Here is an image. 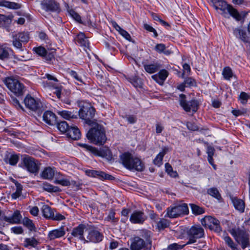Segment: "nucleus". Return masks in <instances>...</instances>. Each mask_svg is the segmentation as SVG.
<instances>
[{"mask_svg": "<svg viewBox=\"0 0 250 250\" xmlns=\"http://www.w3.org/2000/svg\"><path fill=\"white\" fill-rule=\"evenodd\" d=\"M120 161L123 166L128 170L143 171L145 166L144 162L138 157H134L129 152H125L120 156Z\"/></svg>", "mask_w": 250, "mask_h": 250, "instance_id": "1", "label": "nucleus"}, {"mask_svg": "<svg viewBox=\"0 0 250 250\" xmlns=\"http://www.w3.org/2000/svg\"><path fill=\"white\" fill-rule=\"evenodd\" d=\"M92 128L87 133V139L97 145H104L106 140L104 127L97 123L91 125Z\"/></svg>", "mask_w": 250, "mask_h": 250, "instance_id": "2", "label": "nucleus"}, {"mask_svg": "<svg viewBox=\"0 0 250 250\" xmlns=\"http://www.w3.org/2000/svg\"><path fill=\"white\" fill-rule=\"evenodd\" d=\"M143 238L139 237H135L131 245V250H150L152 247V241L151 239V232L144 231L142 235Z\"/></svg>", "mask_w": 250, "mask_h": 250, "instance_id": "3", "label": "nucleus"}, {"mask_svg": "<svg viewBox=\"0 0 250 250\" xmlns=\"http://www.w3.org/2000/svg\"><path fill=\"white\" fill-rule=\"evenodd\" d=\"M79 105L81 107L79 112L80 118L84 120L85 123L88 125H93V124L96 123L92 120L95 114L94 108L88 103L80 102Z\"/></svg>", "mask_w": 250, "mask_h": 250, "instance_id": "4", "label": "nucleus"}, {"mask_svg": "<svg viewBox=\"0 0 250 250\" xmlns=\"http://www.w3.org/2000/svg\"><path fill=\"white\" fill-rule=\"evenodd\" d=\"M41 164L39 161L28 155L21 156L19 167L26 169L28 172H38Z\"/></svg>", "mask_w": 250, "mask_h": 250, "instance_id": "5", "label": "nucleus"}, {"mask_svg": "<svg viewBox=\"0 0 250 250\" xmlns=\"http://www.w3.org/2000/svg\"><path fill=\"white\" fill-rule=\"evenodd\" d=\"M228 231L235 240L241 244L243 249L250 245L249 235L245 230L239 228L229 227Z\"/></svg>", "mask_w": 250, "mask_h": 250, "instance_id": "6", "label": "nucleus"}, {"mask_svg": "<svg viewBox=\"0 0 250 250\" xmlns=\"http://www.w3.org/2000/svg\"><path fill=\"white\" fill-rule=\"evenodd\" d=\"M212 2L215 9H220L225 11L227 10L229 15L237 21H240L242 19V16L239 12L231 5L223 0H212Z\"/></svg>", "mask_w": 250, "mask_h": 250, "instance_id": "7", "label": "nucleus"}, {"mask_svg": "<svg viewBox=\"0 0 250 250\" xmlns=\"http://www.w3.org/2000/svg\"><path fill=\"white\" fill-rule=\"evenodd\" d=\"M4 82L8 88L16 96H19L23 94L24 86L18 80L7 77L4 79Z\"/></svg>", "mask_w": 250, "mask_h": 250, "instance_id": "8", "label": "nucleus"}, {"mask_svg": "<svg viewBox=\"0 0 250 250\" xmlns=\"http://www.w3.org/2000/svg\"><path fill=\"white\" fill-rule=\"evenodd\" d=\"M188 241L186 245L194 243L197 239L204 237V230L200 226H193L187 231Z\"/></svg>", "mask_w": 250, "mask_h": 250, "instance_id": "9", "label": "nucleus"}, {"mask_svg": "<svg viewBox=\"0 0 250 250\" xmlns=\"http://www.w3.org/2000/svg\"><path fill=\"white\" fill-rule=\"evenodd\" d=\"M167 210V212L165 216L170 218H177L181 215L188 213V208L187 204L185 203L168 207Z\"/></svg>", "mask_w": 250, "mask_h": 250, "instance_id": "10", "label": "nucleus"}, {"mask_svg": "<svg viewBox=\"0 0 250 250\" xmlns=\"http://www.w3.org/2000/svg\"><path fill=\"white\" fill-rule=\"evenodd\" d=\"M179 101L181 106L186 112L192 111L193 113H195L199 108V103L197 100L193 99L190 101H187L186 96L184 94H180Z\"/></svg>", "mask_w": 250, "mask_h": 250, "instance_id": "11", "label": "nucleus"}, {"mask_svg": "<svg viewBox=\"0 0 250 250\" xmlns=\"http://www.w3.org/2000/svg\"><path fill=\"white\" fill-rule=\"evenodd\" d=\"M12 39L13 46L20 51H23L24 47L22 44H25L28 42L29 36L27 32L13 33L12 34Z\"/></svg>", "mask_w": 250, "mask_h": 250, "instance_id": "12", "label": "nucleus"}, {"mask_svg": "<svg viewBox=\"0 0 250 250\" xmlns=\"http://www.w3.org/2000/svg\"><path fill=\"white\" fill-rule=\"evenodd\" d=\"M203 226L208 228L210 229L214 230L217 233L222 231V229L220 226V221L217 219L211 216H206L201 220Z\"/></svg>", "mask_w": 250, "mask_h": 250, "instance_id": "13", "label": "nucleus"}, {"mask_svg": "<svg viewBox=\"0 0 250 250\" xmlns=\"http://www.w3.org/2000/svg\"><path fill=\"white\" fill-rule=\"evenodd\" d=\"M63 134L68 140H77L81 137V132L78 127L69 125L68 123L63 121Z\"/></svg>", "mask_w": 250, "mask_h": 250, "instance_id": "14", "label": "nucleus"}, {"mask_svg": "<svg viewBox=\"0 0 250 250\" xmlns=\"http://www.w3.org/2000/svg\"><path fill=\"white\" fill-rule=\"evenodd\" d=\"M43 121L47 124L50 125H57V129L61 132L62 130L61 129L62 125L61 124L62 122H58L57 120V117L56 115L52 111L47 110L45 111L42 116Z\"/></svg>", "mask_w": 250, "mask_h": 250, "instance_id": "15", "label": "nucleus"}, {"mask_svg": "<svg viewBox=\"0 0 250 250\" xmlns=\"http://www.w3.org/2000/svg\"><path fill=\"white\" fill-rule=\"evenodd\" d=\"M85 233L87 234L86 239L85 240L87 242L97 243L101 242L103 238V234L94 227H88V229H85Z\"/></svg>", "mask_w": 250, "mask_h": 250, "instance_id": "16", "label": "nucleus"}, {"mask_svg": "<svg viewBox=\"0 0 250 250\" xmlns=\"http://www.w3.org/2000/svg\"><path fill=\"white\" fill-rule=\"evenodd\" d=\"M24 103L30 110L40 113L42 111V103L30 95H27L24 100Z\"/></svg>", "mask_w": 250, "mask_h": 250, "instance_id": "17", "label": "nucleus"}, {"mask_svg": "<svg viewBox=\"0 0 250 250\" xmlns=\"http://www.w3.org/2000/svg\"><path fill=\"white\" fill-rule=\"evenodd\" d=\"M42 9L46 12H57L59 10V4L55 0H42L41 2Z\"/></svg>", "mask_w": 250, "mask_h": 250, "instance_id": "18", "label": "nucleus"}, {"mask_svg": "<svg viewBox=\"0 0 250 250\" xmlns=\"http://www.w3.org/2000/svg\"><path fill=\"white\" fill-rule=\"evenodd\" d=\"M146 219L147 217L143 211L135 210L131 214L129 220L133 224H142Z\"/></svg>", "mask_w": 250, "mask_h": 250, "instance_id": "19", "label": "nucleus"}, {"mask_svg": "<svg viewBox=\"0 0 250 250\" xmlns=\"http://www.w3.org/2000/svg\"><path fill=\"white\" fill-rule=\"evenodd\" d=\"M168 75V72L166 69H162L158 74L152 75L151 78L159 84L163 85Z\"/></svg>", "mask_w": 250, "mask_h": 250, "instance_id": "20", "label": "nucleus"}, {"mask_svg": "<svg viewBox=\"0 0 250 250\" xmlns=\"http://www.w3.org/2000/svg\"><path fill=\"white\" fill-rule=\"evenodd\" d=\"M74 40L80 46L83 47L84 50L86 51V48L89 47V42L84 33H79Z\"/></svg>", "mask_w": 250, "mask_h": 250, "instance_id": "21", "label": "nucleus"}, {"mask_svg": "<svg viewBox=\"0 0 250 250\" xmlns=\"http://www.w3.org/2000/svg\"><path fill=\"white\" fill-rule=\"evenodd\" d=\"M21 216L19 210L14 211L11 216H4L3 220L11 224H18L20 223Z\"/></svg>", "mask_w": 250, "mask_h": 250, "instance_id": "22", "label": "nucleus"}, {"mask_svg": "<svg viewBox=\"0 0 250 250\" xmlns=\"http://www.w3.org/2000/svg\"><path fill=\"white\" fill-rule=\"evenodd\" d=\"M88 229V227L81 224L73 229L72 234L75 237H78L81 240H85L83 233L84 231L85 232V229Z\"/></svg>", "mask_w": 250, "mask_h": 250, "instance_id": "23", "label": "nucleus"}, {"mask_svg": "<svg viewBox=\"0 0 250 250\" xmlns=\"http://www.w3.org/2000/svg\"><path fill=\"white\" fill-rule=\"evenodd\" d=\"M4 161L12 166H15L19 160L18 155L7 152L4 156Z\"/></svg>", "mask_w": 250, "mask_h": 250, "instance_id": "24", "label": "nucleus"}, {"mask_svg": "<svg viewBox=\"0 0 250 250\" xmlns=\"http://www.w3.org/2000/svg\"><path fill=\"white\" fill-rule=\"evenodd\" d=\"M86 174L89 177L97 178L102 180H113L115 179V177L114 176L106 173H86Z\"/></svg>", "mask_w": 250, "mask_h": 250, "instance_id": "25", "label": "nucleus"}, {"mask_svg": "<svg viewBox=\"0 0 250 250\" xmlns=\"http://www.w3.org/2000/svg\"><path fill=\"white\" fill-rule=\"evenodd\" d=\"M231 201L236 209L241 213L244 212L245 205L243 200L237 197H232Z\"/></svg>", "mask_w": 250, "mask_h": 250, "instance_id": "26", "label": "nucleus"}, {"mask_svg": "<svg viewBox=\"0 0 250 250\" xmlns=\"http://www.w3.org/2000/svg\"><path fill=\"white\" fill-rule=\"evenodd\" d=\"M65 7L68 15L74 19L76 21L80 22L81 21V17L72 8V6H70L69 4L65 2L64 4Z\"/></svg>", "mask_w": 250, "mask_h": 250, "instance_id": "27", "label": "nucleus"}, {"mask_svg": "<svg viewBox=\"0 0 250 250\" xmlns=\"http://www.w3.org/2000/svg\"><path fill=\"white\" fill-rule=\"evenodd\" d=\"M93 154L104 157L108 161H111L113 159L111 152L108 147H103L100 150L97 149V152Z\"/></svg>", "mask_w": 250, "mask_h": 250, "instance_id": "28", "label": "nucleus"}, {"mask_svg": "<svg viewBox=\"0 0 250 250\" xmlns=\"http://www.w3.org/2000/svg\"><path fill=\"white\" fill-rule=\"evenodd\" d=\"M234 35L242 41L245 42L247 40V33L245 30L242 27L236 28L233 30Z\"/></svg>", "mask_w": 250, "mask_h": 250, "instance_id": "29", "label": "nucleus"}, {"mask_svg": "<svg viewBox=\"0 0 250 250\" xmlns=\"http://www.w3.org/2000/svg\"><path fill=\"white\" fill-rule=\"evenodd\" d=\"M0 6L12 9H19L21 7V5L18 3L8 1L5 0H0Z\"/></svg>", "mask_w": 250, "mask_h": 250, "instance_id": "30", "label": "nucleus"}, {"mask_svg": "<svg viewBox=\"0 0 250 250\" xmlns=\"http://www.w3.org/2000/svg\"><path fill=\"white\" fill-rule=\"evenodd\" d=\"M12 49L6 47L3 45H0V59L5 60L8 59L9 57L10 52H12Z\"/></svg>", "mask_w": 250, "mask_h": 250, "instance_id": "31", "label": "nucleus"}, {"mask_svg": "<svg viewBox=\"0 0 250 250\" xmlns=\"http://www.w3.org/2000/svg\"><path fill=\"white\" fill-rule=\"evenodd\" d=\"M42 212L44 217L52 219L54 212L48 206L43 205L42 207Z\"/></svg>", "mask_w": 250, "mask_h": 250, "instance_id": "32", "label": "nucleus"}, {"mask_svg": "<svg viewBox=\"0 0 250 250\" xmlns=\"http://www.w3.org/2000/svg\"><path fill=\"white\" fill-rule=\"evenodd\" d=\"M11 179L15 183L16 186V191L11 194V197L13 199H16L21 195L22 187L20 184L15 181L12 178Z\"/></svg>", "mask_w": 250, "mask_h": 250, "instance_id": "33", "label": "nucleus"}, {"mask_svg": "<svg viewBox=\"0 0 250 250\" xmlns=\"http://www.w3.org/2000/svg\"><path fill=\"white\" fill-rule=\"evenodd\" d=\"M144 67L146 72L152 74L157 72L159 69V66L157 64L154 63L145 64Z\"/></svg>", "mask_w": 250, "mask_h": 250, "instance_id": "34", "label": "nucleus"}, {"mask_svg": "<svg viewBox=\"0 0 250 250\" xmlns=\"http://www.w3.org/2000/svg\"><path fill=\"white\" fill-rule=\"evenodd\" d=\"M189 206L191 208L192 212L195 215H200L205 212L204 209L195 204H190Z\"/></svg>", "mask_w": 250, "mask_h": 250, "instance_id": "35", "label": "nucleus"}, {"mask_svg": "<svg viewBox=\"0 0 250 250\" xmlns=\"http://www.w3.org/2000/svg\"><path fill=\"white\" fill-rule=\"evenodd\" d=\"M224 240L226 245H227L232 250H239L237 245L233 242L232 239L229 236H226L223 237Z\"/></svg>", "mask_w": 250, "mask_h": 250, "instance_id": "36", "label": "nucleus"}, {"mask_svg": "<svg viewBox=\"0 0 250 250\" xmlns=\"http://www.w3.org/2000/svg\"><path fill=\"white\" fill-rule=\"evenodd\" d=\"M62 236V230L61 228L60 229H55L50 231L48 234V237L50 240L61 237Z\"/></svg>", "mask_w": 250, "mask_h": 250, "instance_id": "37", "label": "nucleus"}, {"mask_svg": "<svg viewBox=\"0 0 250 250\" xmlns=\"http://www.w3.org/2000/svg\"><path fill=\"white\" fill-rule=\"evenodd\" d=\"M222 75L226 80H230L234 76L231 69L229 67H225L222 71Z\"/></svg>", "mask_w": 250, "mask_h": 250, "instance_id": "38", "label": "nucleus"}, {"mask_svg": "<svg viewBox=\"0 0 250 250\" xmlns=\"http://www.w3.org/2000/svg\"><path fill=\"white\" fill-rule=\"evenodd\" d=\"M11 19L9 16L0 14V27H6L11 22Z\"/></svg>", "mask_w": 250, "mask_h": 250, "instance_id": "39", "label": "nucleus"}, {"mask_svg": "<svg viewBox=\"0 0 250 250\" xmlns=\"http://www.w3.org/2000/svg\"><path fill=\"white\" fill-rule=\"evenodd\" d=\"M22 223L30 231H36V228L31 220L25 217L23 219Z\"/></svg>", "mask_w": 250, "mask_h": 250, "instance_id": "40", "label": "nucleus"}, {"mask_svg": "<svg viewBox=\"0 0 250 250\" xmlns=\"http://www.w3.org/2000/svg\"><path fill=\"white\" fill-rule=\"evenodd\" d=\"M38 244V241L37 240L32 237L30 238H26L24 241L23 246L26 248H28L29 246L32 247H36Z\"/></svg>", "mask_w": 250, "mask_h": 250, "instance_id": "41", "label": "nucleus"}, {"mask_svg": "<svg viewBox=\"0 0 250 250\" xmlns=\"http://www.w3.org/2000/svg\"><path fill=\"white\" fill-rule=\"evenodd\" d=\"M207 192L210 196L215 198L218 200L221 199V196L219 193L218 189L215 188H210L208 189Z\"/></svg>", "mask_w": 250, "mask_h": 250, "instance_id": "42", "label": "nucleus"}, {"mask_svg": "<svg viewBox=\"0 0 250 250\" xmlns=\"http://www.w3.org/2000/svg\"><path fill=\"white\" fill-rule=\"evenodd\" d=\"M169 222L166 219H161L157 223V226L159 229H164L168 227Z\"/></svg>", "mask_w": 250, "mask_h": 250, "instance_id": "43", "label": "nucleus"}, {"mask_svg": "<svg viewBox=\"0 0 250 250\" xmlns=\"http://www.w3.org/2000/svg\"><path fill=\"white\" fill-rule=\"evenodd\" d=\"M184 83L186 87H195L197 86V83L195 80L191 77H188L184 80Z\"/></svg>", "mask_w": 250, "mask_h": 250, "instance_id": "44", "label": "nucleus"}, {"mask_svg": "<svg viewBox=\"0 0 250 250\" xmlns=\"http://www.w3.org/2000/svg\"><path fill=\"white\" fill-rule=\"evenodd\" d=\"M65 96V99H63V103L66 104L68 105H71V102H72V97H71V93L69 90H65L63 92V96Z\"/></svg>", "mask_w": 250, "mask_h": 250, "instance_id": "45", "label": "nucleus"}, {"mask_svg": "<svg viewBox=\"0 0 250 250\" xmlns=\"http://www.w3.org/2000/svg\"><path fill=\"white\" fill-rule=\"evenodd\" d=\"M183 73L181 75H179V77H181L182 78H184L185 75H188L189 74L191 69L190 66L187 63L183 64Z\"/></svg>", "mask_w": 250, "mask_h": 250, "instance_id": "46", "label": "nucleus"}, {"mask_svg": "<svg viewBox=\"0 0 250 250\" xmlns=\"http://www.w3.org/2000/svg\"><path fill=\"white\" fill-rule=\"evenodd\" d=\"M33 50L37 54L41 56L44 57L47 55V51L43 47H35Z\"/></svg>", "mask_w": 250, "mask_h": 250, "instance_id": "47", "label": "nucleus"}, {"mask_svg": "<svg viewBox=\"0 0 250 250\" xmlns=\"http://www.w3.org/2000/svg\"><path fill=\"white\" fill-rule=\"evenodd\" d=\"M131 83L135 87L139 88L142 87L143 84L141 79L137 77L133 78Z\"/></svg>", "mask_w": 250, "mask_h": 250, "instance_id": "48", "label": "nucleus"}, {"mask_svg": "<svg viewBox=\"0 0 250 250\" xmlns=\"http://www.w3.org/2000/svg\"><path fill=\"white\" fill-rule=\"evenodd\" d=\"M250 98V96L245 92H242L239 95V100L242 104H246Z\"/></svg>", "mask_w": 250, "mask_h": 250, "instance_id": "49", "label": "nucleus"}, {"mask_svg": "<svg viewBox=\"0 0 250 250\" xmlns=\"http://www.w3.org/2000/svg\"><path fill=\"white\" fill-rule=\"evenodd\" d=\"M79 146L85 148L86 150L92 152V153L97 152V149L94 147L89 146L85 144L79 143Z\"/></svg>", "mask_w": 250, "mask_h": 250, "instance_id": "50", "label": "nucleus"}, {"mask_svg": "<svg viewBox=\"0 0 250 250\" xmlns=\"http://www.w3.org/2000/svg\"><path fill=\"white\" fill-rule=\"evenodd\" d=\"M186 245H180L177 243L169 245L167 248V250H179L183 249Z\"/></svg>", "mask_w": 250, "mask_h": 250, "instance_id": "51", "label": "nucleus"}, {"mask_svg": "<svg viewBox=\"0 0 250 250\" xmlns=\"http://www.w3.org/2000/svg\"><path fill=\"white\" fill-rule=\"evenodd\" d=\"M52 87L55 91L53 92L54 94H55L58 97V99H60L61 98V92H62V87L61 86H58L56 84H54L52 85Z\"/></svg>", "mask_w": 250, "mask_h": 250, "instance_id": "52", "label": "nucleus"}, {"mask_svg": "<svg viewBox=\"0 0 250 250\" xmlns=\"http://www.w3.org/2000/svg\"><path fill=\"white\" fill-rule=\"evenodd\" d=\"M163 158L164 157L161 155L158 154L153 160V164L156 166L160 167L163 163Z\"/></svg>", "mask_w": 250, "mask_h": 250, "instance_id": "53", "label": "nucleus"}, {"mask_svg": "<svg viewBox=\"0 0 250 250\" xmlns=\"http://www.w3.org/2000/svg\"><path fill=\"white\" fill-rule=\"evenodd\" d=\"M66 72L72 77L75 79L77 81L82 83L83 81L82 78L78 75V74L74 71L68 69Z\"/></svg>", "mask_w": 250, "mask_h": 250, "instance_id": "54", "label": "nucleus"}, {"mask_svg": "<svg viewBox=\"0 0 250 250\" xmlns=\"http://www.w3.org/2000/svg\"><path fill=\"white\" fill-rule=\"evenodd\" d=\"M73 118H76V115L73 114L70 111L63 110V119L69 120Z\"/></svg>", "mask_w": 250, "mask_h": 250, "instance_id": "55", "label": "nucleus"}, {"mask_svg": "<svg viewBox=\"0 0 250 250\" xmlns=\"http://www.w3.org/2000/svg\"><path fill=\"white\" fill-rule=\"evenodd\" d=\"M166 49V45L163 43H158L155 47V50L159 53H163Z\"/></svg>", "mask_w": 250, "mask_h": 250, "instance_id": "56", "label": "nucleus"}, {"mask_svg": "<svg viewBox=\"0 0 250 250\" xmlns=\"http://www.w3.org/2000/svg\"><path fill=\"white\" fill-rule=\"evenodd\" d=\"M187 126L188 129L192 131H195L198 129V127L196 124L192 122H188L187 123Z\"/></svg>", "mask_w": 250, "mask_h": 250, "instance_id": "57", "label": "nucleus"}, {"mask_svg": "<svg viewBox=\"0 0 250 250\" xmlns=\"http://www.w3.org/2000/svg\"><path fill=\"white\" fill-rule=\"evenodd\" d=\"M120 34L123 36L125 39H126L128 41L131 40V36L129 34V33L126 32L125 30L122 29L120 32Z\"/></svg>", "mask_w": 250, "mask_h": 250, "instance_id": "58", "label": "nucleus"}, {"mask_svg": "<svg viewBox=\"0 0 250 250\" xmlns=\"http://www.w3.org/2000/svg\"><path fill=\"white\" fill-rule=\"evenodd\" d=\"M54 173H41V177L46 179H51L54 176Z\"/></svg>", "mask_w": 250, "mask_h": 250, "instance_id": "59", "label": "nucleus"}, {"mask_svg": "<svg viewBox=\"0 0 250 250\" xmlns=\"http://www.w3.org/2000/svg\"><path fill=\"white\" fill-rule=\"evenodd\" d=\"M214 151L215 149L213 147L211 146H208L207 150V153L208 155V157H213Z\"/></svg>", "mask_w": 250, "mask_h": 250, "instance_id": "60", "label": "nucleus"}, {"mask_svg": "<svg viewBox=\"0 0 250 250\" xmlns=\"http://www.w3.org/2000/svg\"><path fill=\"white\" fill-rule=\"evenodd\" d=\"M171 150V148H169L168 146H164L163 147L162 151L159 153L162 156L164 157V156L169 151Z\"/></svg>", "mask_w": 250, "mask_h": 250, "instance_id": "61", "label": "nucleus"}, {"mask_svg": "<svg viewBox=\"0 0 250 250\" xmlns=\"http://www.w3.org/2000/svg\"><path fill=\"white\" fill-rule=\"evenodd\" d=\"M11 229L13 232L16 234H21L23 232V229L21 227H15Z\"/></svg>", "mask_w": 250, "mask_h": 250, "instance_id": "62", "label": "nucleus"}, {"mask_svg": "<svg viewBox=\"0 0 250 250\" xmlns=\"http://www.w3.org/2000/svg\"><path fill=\"white\" fill-rule=\"evenodd\" d=\"M164 127V126L161 125L160 124H157L156 125V132L157 134L161 133L163 130Z\"/></svg>", "mask_w": 250, "mask_h": 250, "instance_id": "63", "label": "nucleus"}, {"mask_svg": "<svg viewBox=\"0 0 250 250\" xmlns=\"http://www.w3.org/2000/svg\"><path fill=\"white\" fill-rule=\"evenodd\" d=\"M39 37L42 40L45 41L46 42V40H48L47 35L43 32H41L39 33Z\"/></svg>", "mask_w": 250, "mask_h": 250, "instance_id": "64", "label": "nucleus"}]
</instances>
